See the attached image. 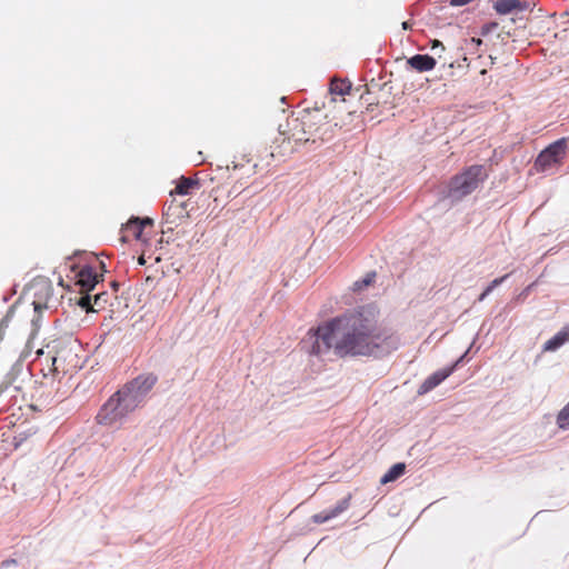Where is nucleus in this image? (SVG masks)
<instances>
[{"label": "nucleus", "instance_id": "nucleus-1", "mask_svg": "<svg viewBox=\"0 0 569 569\" xmlns=\"http://www.w3.org/2000/svg\"><path fill=\"white\" fill-rule=\"evenodd\" d=\"M338 320L343 331L338 356L381 357L397 350L400 345L398 337L378 326L376 309H362Z\"/></svg>", "mask_w": 569, "mask_h": 569}, {"label": "nucleus", "instance_id": "nucleus-2", "mask_svg": "<svg viewBox=\"0 0 569 569\" xmlns=\"http://www.w3.org/2000/svg\"><path fill=\"white\" fill-rule=\"evenodd\" d=\"M154 381L156 379L152 377H139L119 390L109 398L98 412V423L107 427L121 425L126 417L141 403Z\"/></svg>", "mask_w": 569, "mask_h": 569}, {"label": "nucleus", "instance_id": "nucleus-3", "mask_svg": "<svg viewBox=\"0 0 569 569\" xmlns=\"http://www.w3.org/2000/svg\"><path fill=\"white\" fill-rule=\"evenodd\" d=\"M343 331L339 327L338 318L318 327L315 331H310L303 340L306 351L316 357H323L330 350L338 355V346L340 345Z\"/></svg>", "mask_w": 569, "mask_h": 569}, {"label": "nucleus", "instance_id": "nucleus-4", "mask_svg": "<svg viewBox=\"0 0 569 569\" xmlns=\"http://www.w3.org/2000/svg\"><path fill=\"white\" fill-rule=\"evenodd\" d=\"M483 169L480 166L470 167L468 170L457 176L451 183V191L457 197L466 196L472 192L482 180Z\"/></svg>", "mask_w": 569, "mask_h": 569}, {"label": "nucleus", "instance_id": "nucleus-5", "mask_svg": "<svg viewBox=\"0 0 569 569\" xmlns=\"http://www.w3.org/2000/svg\"><path fill=\"white\" fill-rule=\"evenodd\" d=\"M566 154V141L563 139L556 141L546 148L536 160L538 171H548L557 167Z\"/></svg>", "mask_w": 569, "mask_h": 569}, {"label": "nucleus", "instance_id": "nucleus-6", "mask_svg": "<svg viewBox=\"0 0 569 569\" xmlns=\"http://www.w3.org/2000/svg\"><path fill=\"white\" fill-rule=\"evenodd\" d=\"M456 365L447 368H442L432 375H430L418 389V395L422 396L435 389L442 381H445L455 370Z\"/></svg>", "mask_w": 569, "mask_h": 569}, {"label": "nucleus", "instance_id": "nucleus-7", "mask_svg": "<svg viewBox=\"0 0 569 569\" xmlns=\"http://www.w3.org/2000/svg\"><path fill=\"white\" fill-rule=\"evenodd\" d=\"M147 226H151L150 219H132L129 220L123 227V238L132 237L136 240L146 242L147 238L143 234V229Z\"/></svg>", "mask_w": 569, "mask_h": 569}, {"label": "nucleus", "instance_id": "nucleus-8", "mask_svg": "<svg viewBox=\"0 0 569 569\" xmlns=\"http://www.w3.org/2000/svg\"><path fill=\"white\" fill-rule=\"evenodd\" d=\"M98 282V278L96 272L91 267H82L76 273V283L86 291H89L94 288Z\"/></svg>", "mask_w": 569, "mask_h": 569}, {"label": "nucleus", "instance_id": "nucleus-9", "mask_svg": "<svg viewBox=\"0 0 569 569\" xmlns=\"http://www.w3.org/2000/svg\"><path fill=\"white\" fill-rule=\"evenodd\" d=\"M493 8L499 14H509L515 11L526 10L528 3L521 0H497L493 3Z\"/></svg>", "mask_w": 569, "mask_h": 569}, {"label": "nucleus", "instance_id": "nucleus-10", "mask_svg": "<svg viewBox=\"0 0 569 569\" xmlns=\"http://www.w3.org/2000/svg\"><path fill=\"white\" fill-rule=\"evenodd\" d=\"M407 64L419 72H426L436 67V60L428 54H416L407 60Z\"/></svg>", "mask_w": 569, "mask_h": 569}, {"label": "nucleus", "instance_id": "nucleus-11", "mask_svg": "<svg viewBox=\"0 0 569 569\" xmlns=\"http://www.w3.org/2000/svg\"><path fill=\"white\" fill-rule=\"evenodd\" d=\"M34 296L38 297L33 301L34 309L38 310L42 307H47L44 300L51 293V286L47 280H38L33 283Z\"/></svg>", "mask_w": 569, "mask_h": 569}, {"label": "nucleus", "instance_id": "nucleus-12", "mask_svg": "<svg viewBox=\"0 0 569 569\" xmlns=\"http://www.w3.org/2000/svg\"><path fill=\"white\" fill-rule=\"evenodd\" d=\"M569 341V328H565L559 331L556 336L549 339L545 346V351H555L559 347H561L565 342Z\"/></svg>", "mask_w": 569, "mask_h": 569}, {"label": "nucleus", "instance_id": "nucleus-13", "mask_svg": "<svg viewBox=\"0 0 569 569\" xmlns=\"http://www.w3.org/2000/svg\"><path fill=\"white\" fill-rule=\"evenodd\" d=\"M406 471V465L403 462H399L393 465L380 479L381 485H386L400 478Z\"/></svg>", "mask_w": 569, "mask_h": 569}, {"label": "nucleus", "instance_id": "nucleus-14", "mask_svg": "<svg viewBox=\"0 0 569 569\" xmlns=\"http://www.w3.org/2000/svg\"><path fill=\"white\" fill-rule=\"evenodd\" d=\"M345 509H346V502L337 506L336 508H333L330 511H326V512H321V513L315 515L313 516V521L317 522V523L326 522V521L332 519L333 517L338 516Z\"/></svg>", "mask_w": 569, "mask_h": 569}, {"label": "nucleus", "instance_id": "nucleus-15", "mask_svg": "<svg viewBox=\"0 0 569 569\" xmlns=\"http://www.w3.org/2000/svg\"><path fill=\"white\" fill-rule=\"evenodd\" d=\"M351 86L345 80H333L330 86V92L335 96H346L349 93Z\"/></svg>", "mask_w": 569, "mask_h": 569}, {"label": "nucleus", "instance_id": "nucleus-16", "mask_svg": "<svg viewBox=\"0 0 569 569\" xmlns=\"http://www.w3.org/2000/svg\"><path fill=\"white\" fill-rule=\"evenodd\" d=\"M194 186L196 182H193L192 180L182 178L176 186L174 193L186 196Z\"/></svg>", "mask_w": 569, "mask_h": 569}, {"label": "nucleus", "instance_id": "nucleus-17", "mask_svg": "<svg viewBox=\"0 0 569 569\" xmlns=\"http://www.w3.org/2000/svg\"><path fill=\"white\" fill-rule=\"evenodd\" d=\"M557 423L561 429L569 428V401L568 405L559 412Z\"/></svg>", "mask_w": 569, "mask_h": 569}, {"label": "nucleus", "instance_id": "nucleus-18", "mask_svg": "<svg viewBox=\"0 0 569 569\" xmlns=\"http://www.w3.org/2000/svg\"><path fill=\"white\" fill-rule=\"evenodd\" d=\"M52 365L54 366V370H58V363L67 360L66 348L56 351L54 355L51 356Z\"/></svg>", "mask_w": 569, "mask_h": 569}, {"label": "nucleus", "instance_id": "nucleus-19", "mask_svg": "<svg viewBox=\"0 0 569 569\" xmlns=\"http://www.w3.org/2000/svg\"><path fill=\"white\" fill-rule=\"evenodd\" d=\"M505 280V277L495 279L481 293L479 300H483L497 286Z\"/></svg>", "mask_w": 569, "mask_h": 569}, {"label": "nucleus", "instance_id": "nucleus-20", "mask_svg": "<svg viewBox=\"0 0 569 569\" xmlns=\"http://www.w3.org/2000/svg\"><path fill=\"white\" fill-rule=\"evenodd\" d=\"M79 306L87 311H93V308L91 306V298L89 296L82 297L79 301Z\"/></svg>", "mask_w": 569, "mask_h": 569}, {"label": "nucleus", "instance_id": "nucleus-21", "mask_svg": "<svg viewBox=\"0 0 569 569\" xmlns=\"http://www.w3.org/2000/svg\"><path fill=\"white\" fill-rule=\"evenodd\" d=\"M104 297H106L104 293L94 296V305H99L100 301L104 300Z\"/></svg>", "mask_w": 569, "mask_h": 569}, {"label": "nucleus", "instance_id": "nucleus-22", "mask_svg": "<svg viewBox=\"0 0 569 569\" xmlns=\"http://www.w3.org/2000/svg\"><path fill=\"white\" fill-rule=\"evenodd\" d=\"M37 353H38V355H42V353H43V350H42V349H39V350L37 351Z\"/></svg>", "mask_w": 569, "mask_h": 569}, {"label": "nucleus", "instance_id": "nucleus-23", "mask_svg": "<svg viewBox=\"0 0 569 569\" xmlns=\"http://www.w3.org/2000/svg\"><path fill=\"white\" fill-rule=\"evenodd\" d=\"M402 27H403L405 29H407V28H408L407 22H403V23H402Z\"/></svg>", "mask_w": 569, "mask_h": 569}, {"label": "nucleus", "instance_id": "nucleus-24", "mask_svg": "<svg viewBox=\"0 0 569 569\" xmlns=\"http://www.w3.org/2000/svg\"><path fill=\"white\" fill-rule=\"evenodd\" d=\"M139 262H140L141 264H143V263H144L143 258H140V259H139Z\"/></svg>", "mask_w": 569, "mask_h": 569}]
</instances>
